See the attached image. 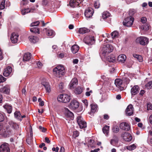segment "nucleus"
<instances>
[{"label":"nucleus","mask_w":152,"mask_h":152,"mask_svg":"<svg viewBox=\"0 0 152 152\" xmlns=\"http://www.w3.org/2000/svg\"><path fill=\"white\" fill-rule=\"evenodd\" d=\"M53 72L54 75L58 77L64 76L66 72L65 68L62 65L57 66L53 69Z\"/></svg>","instance_id":"f257e3e1"},{"label":"nucleus","mask_w":152,"mask_h":152,"mask_svg":"<svg viewBox=\"0 0 152 152\" xmlns=\"http://www.w3.org/2000/svg\"><path fill=\"white\" fill-rule=\"evenodd\" d=\"M113 50V47L112 45L109 44H107L102 49V53L104 56H106L109 53L112 52Z\"/></svg>","instance_id":"f03ea898"},{"label":"nucleus","mask_w":152,"mask_h":152,"mask_svg":"<svg viewBox=\"0 0 152 152\" xmlns=\"http://www.w3.org/2000/svg\"><path fill=\"white\" fill-rule=\"evenodd\" d=\"M13 131L11 128L9 126H7L3 130L2 136L4 137H8L13 134Z\"/></svg>","instance_id":"7ed1b4c3"},{"label":"nucleus","mask_w":152,"mask_h":152,"mask_svg":"<svg viewBox=\"0 0 152 152\" xmlns=\"http://www.w3.org/2000/svg\"><path fill=\"white\" fill-rule=\"evenodd\" d=\"M70 99V96L66 94H61L57 98L59 102H62L65 103L69 102Z\"/></svg>","instance_id":"20e7f679"},{"label":"nucleus","mask_w":152,"mask_h":152,"mask_svg":"<svg viewBox=\"0 0 152 152\" xmlns=\"http://www.w3.org/2000/svg\"><path fill=\"white\" fill-rule=\"evenodd\" d=\"M135 42L137 43H139L142 45H145L148 43L149 39L145 37L141 36L137 38Z\"/></svg>","instance_id":"39448f33"},{"label":"nucleus","mask_w":152,"mask_h":152,"mask_svg":"<svg viewBox=\"0 0 152 152\" xmlns=\"http://www.w3.org/2000/svg\"><path fill=\"white\" fill-rule=\"evenodd\" d=\"M84 42L88 45H93L95 42V39L94 36L89 35L86 36L83 40Z\"/></svg>","instance_id":"423d86ee"},{"label":"nucleus","mask_w":152,"mask_h":152,"mask_svg":"<svg viewBox=\"0 0 152 152\" xmlns=\"http://www.w3.org/2000/svg\"><path fill=\"white\" fill-rule=\"evenodd\" d=\"M134 20V18L132 17H128L123 21V25L128 27H131L132 25Z\"/></svg>","instance_id":"0eeeda50"},{"label":"nucleus","mask_w":152,"mask_h":152,"mask_svg":"<svg viewBox=\"0 0 152 152\" xmlns=\"http://www.w3.org/2000/svg\"><path fill=\"white\" fill-rule=\"evenodd\" d=\"M77 123L80 129L86 128V123L84 121L83 118L81 116H78L77 118Z\"/></svg>","instance_id":"6e6552de"},{"label":"nucleus","mask_w":152,"mask_h":152,"mask_svg":"<svg viewBox=\"0 0 152 152\" xmlns=\"http://www.w3.org/2000/svg\"><path fill=\"white\" fill-rule=\"evenodd\" d=\"M10 149L8 143L5 142L0 146V152H10Z\"/></svg>","instance_id":"1a4fd4ad"},{"label":"nucleus","mask_w":152,"mask_h":152,"mask_svg":"<svg viewBox=\"0 0 152 152\" xmlns=\"http://www.w3.org/2000/svg\"><path fill=\"white\" fill-rule=\"evenodd\" d=\"M94 13V10L91 7L86 9L85 12V16L86 18H91Z\"/></svg>","instance_id":"9d476101"},{"label":"nucleus","mask_w":152,"mask_h":152,"mask_svg":"<svg viewBox=\"0 0 152 152\" xmlns=\"http://www.w3.org/2000/svg\"><path fill=\"white\" fill-rule=\"evenodd\" d=\"M83 0H71L69 2L70 6L72 8L79 7L80 3L83 2Z\"/></svg>","instance_id":"9b49d317"},{"label":"nucleus","mask_w":152,"mask_h":152,"mask_svg":"<svg viewBox=\"0 0 152 152\" xmlns=\"http://www.w3.org/2000/svg\"><path fill=\"white\" fill-rule=\"evenodd\" d=\"M79 106V103L77 100H72L69 105V107L73 110L77 109Z\"/></svg>","instance_id":"f8f14e48"},{"label":"nucleus","mask_w":152,"mask_h":152,"mask_svg":"<svg viewBox=\"0 0 152 152\" xmlns=\"http://www.w3.org/2000/svg\"><path fill=\"white\" fill-rule=\"evenodd\" d=\"M120 127L121 129L126 131H129L130 129V126L128 123L126 122H122L120 124Z\"/></svg>","instance_id":"ddd939ff"},{"label":"nucleus","mask_w":152,"mask_h":152,"mask_svg":"<svg viewBox=\"0 0 152 152\" xmlns=\"http://www.w3.org/2000/svg\"><path fill=\"white\" fill-rule=\"evenodd\" d=\"M122 83V80L120 79H116L115 81V85L121 91H123L124 89V88L121 86Z\"/></svg>","instance_id":"4468645a"},{"label":"nucleus","mask_w":152,"mask_h":152,"mask_svg":"<svg viewBox=\"0 0 152 152\" xmlns=\"http://www.w3.org/2000/svg\"><path fill=\"white\" fill-rule=\"evenodd\" d=\"M18 36L17 33L13 32L11 34L10 39L12 43L15 44L18 42Z\"/></svg>","instance_id":"2eb2a0df"},{"label":"nucleus","mask_w":152,"mask_h":152,"mask_svg":"<svg viewBox=\"0 0 152 152\" xmlns=\"http://www.w3.org/2000/svg\"><path fill=\"white\" fill-rule=\"evenodd\" d=\"M122 137L124 140L126 141L129 142L132 139L131 134L128 132H125L122 135Z\"/></svg>","instance_id":"dca6fc26"},{"label":"nucleus","mask_w":152,"mask_h":152,"mask_svg":"<svg viewBox=\"0 0 152 152\" xmlns=\"http://www.w3.org/2000/svg\"><path fill=\"white\" fill-rule=\"evenodd\" d=\"M133 107L132 104L129 105L127 107L125 112L127 115L131 116L133 114Z\"/></svg>","instance_id":"f3484780"},{"label":"nucleus","mask_w":152,"mask_h":152,"mask_svg":"<svg viewBox=\"0 0 152 152\" xmlns=\"http://www.w3.org/2000/svg\"><path fill=\"white\" fill-rule=\"evenodd\" d=\"M78 80L76 78H74L72 79L70 82L69 86L71 89L74 88L77 85Z\"/></svg>","instance_id":"a211bd4d"},{"label":"nucleus","mask_w":152,"mask_h":152,"mask_svg":"<svg viewBox=\"0 0 152 152\" xmlns=\"http://www.w3.org/2000/svg\"><path fill=\"white\" fill-rule=\"evenodd\" d=\"M140 90V88L138 86H135L131 89V93L132 96H134L138 94Z\"/></svg>","instance_id":"6ab92c4d"},{"label":"nucleus","mask_w":152,"mask_h":152,"mask_svg":"<svg viewBox=\"0 0 152 152\" xmlns=\"http://www.w3.org/2000/svg\"><path fill=\"white\" fill-rule=\"evenodd\" d=\"M12 71V68L10 66H8L5 69L3 73V75L5 77L9 76Z\"/></svg>","instance_id":"aec40b11"},{"label":"nucleus","mask_w":152,"mask_h":152,"mask_svg":"<svg viewBox=\"0 0 152 152\" xmlns=\"http://www.w3.org/2000/svg\"><path fill=\"white\" fill-rule=\"evenodd\" d=\"M31 56L30 53H25L23 57V61L25 62L29 61L31 58Z\"/></svg>","instance_id":"412c9836"},{"label":"nucleus","mask_w":152,"mask_h":152,"mask_svg":"<svg viewBox=\"0 0 152 152\" xmlns=\"http://www.w3.org/2000/svg\"><path fill=\"white\" fill-rule=\"evenodd\" d=\"M126 57L124 54L119 55L117 58V60L119 62L124 63L126 60Z\"/></svg>","instance_id":"4be33fe9"},{"label":"nucleus","mask_w":152,"mask_h":152,"mask_svg":"<svg viewBox=\"0 0 152 152\" xmlns=\"http://www.w3.org/2000/svg\"><path fill=\"white\" fill-rule=\"evenodd\" d=\"M45 88L47 92L49 93L50 91V87L49 84L47 82H42V83Z\"/></svg>","instance_id":"5701e85b"},{"label":"nucleus","mask_w":152,"mask_h":152,"mask_svg":"<svg viewBox=\"0 0 152 152\" xmlns=\"http://www.w3.org/2000/svg\"><path fill=\"white\" fill-rule=\"evenodd\" d=\"M65 114L66 116L68 117L73 118L74 115L70 111H69L67 108H65Z\"/></svg>","instance_id":"b1692460"},{"label":"nucleus","mask_w":152,"mask_h":152,"mask_svg":"<svg viewBox=\"0 0 152 152\" xmlns=\"http://www.w3.org/2000/svg\"><path fill=\"white\" fill-rule=\"evenodd\" d=\"M79 49V47L75 45H73L71 48V50L73 53H77Z\"/></svg>","instance_id":"393cba45"},{"label":"nucleus","mask_w":152,"mask_h":152,"mask_svg":"<svg viewBox=\"0 0 152 152\" xmlns=\"http://www.w3.org/2000/svg\"><path fill=\"white\" fill-rule=\"evenodd\" d=\"M107 61L110 62H114L116 61V58L114 55H111L107 58Z\"/></svg>","instance_id":"a878e982"},{"label":"nucleus","mask_w":152,"mask_h":152,"mask_svg":"<svg viewBox=\"0 0 152 152\" xmlns=\"http://www.w3.org/2000/svg\"><path fill=\"white\" fill-rule=\"evenodd\" d=\"M0 92L5 94H7L9 93L10 89L8 87L5 86L0 89Z\"/></svg>","instance_id":"bb28decb"},{"label":"nucleus","mask_w":152,"mask_h":152,"mask_svg":"<svg viewBox=\"0 0 152 152\" xmlns=\"http://www.w3.org/2000/svg\"><path fill=\"white\" fill-rule=\"evenodd\" d=\"M90 30L89 29L85 27L80 28L78 31L79 33L82 34L88 32Z\"/></svg>","instance_id":"cd10ccee"},{"label":"nucleus","mask_w":152,"mask_h":152,"mask_svg":"<svg viewBox=\"0 0 152 152\" xmlns=\"http://www.w3.org/2000/svg\"><path fill=\"white\" fill-rule=\"evenodd\" d=\"M91 112L94 113L97 111L98 106L96 104H91Z\"/></svg>","instance_id":"c85d7f7f"},{"label":"nucleus","mask_w":152,"mask_h":152,"mask_svg":"<svg viewBox=\"0 0 152 152\" xmlns=\"http://www.w3.org/2000/svg\"><path fill=\"white\" fill-rule=\"evenodd\" d=\"M3 107L7 110L8 113L10 114L11 113L12 107L11 106L7 104H6L3 106Z\"/></svg>","instance_id":"c756f323"},{"label":"nucleus","mask_w":152,"mask_h":152,"mask_svg":"<svg viewBox=\"0 0 152 152\" xmlns=\"http://www.w3.org/2000/svg\"><path fill=\"white\" fill-rule=\"evenodd\" d=\"M29 41L31 42L35 43L37 41V38L36 36H30L28 37Z\"/></svg>","instance_id":"7c9ffc66"},{"label":"nucleus","mask_w":152,"mask_h":152,"mask_svg":"<svg viewBox=\"0 0 152 152\" xmlns=\"http://www.w3.org/2000/svg\"><path fill=\"white\" fill-rule=\"evenodd\" d=\"M40 28L37 27H33L31 28L30 29V31L33 33H37L39 34L40 33Z\"/></svg>","instance_id":"2f4dec72"},{"label":"nucleus","mask_w":152,"mask_h":152,"mask_svg":"<svg viewBox=\"0 0 152 152\" xmlns=\"http://www.w3.org/2000/svg\"><path fill=\"white\" fill-rule=\"evenodd\" d=\"M109 126L106 125L103 128L102 131L103 132L107 135L109 133Z\"/></svg>","instance_id":"473e14b6"},{"label":"nucleus","mask_w":152,"mask_h":152,"mask_svg":"<svg viewBox=\"0 0 152 152\" xmlns=\"http://www.w3.org/2000/svg\"><path fill=\"white\" fill-rule=\"evenodd\" d=\"M118 140L117 137L116 136H114L113 137V139H112L110 141L111 144L112 145H114L113 142L115 143H117L118 142Z\"/></svg>","instance_id":"72a5a7b5"},{"label":"nucleus","mask_w":152,"mask_h":152,"mask_svg":"<svg viewBox=\"0 0 152 152\" xmlns=\"http://www.w3.org/2000/svg\"><path fill=\"white\" fill-rule=\"evenodd\" d=\"M31 12V10H30V8H25L23 10H22L21 11V13L22 15H24L28 13Z\"/></svg>","instance_id":"f704fd0d"},{"label":"nucleus","mask_w":152,"mask_h":152,"mask_svg":"<svg viewBox=\"0 0 152 152\" xmlns=\"http://www.w3.org/2000/svg\"><path fill=\"white\" fill-rule=\"evenodd\" d=\"M112 37L113 39L115 37H118L119 36V33L117 31H114L111 34Z\"/></svg>","instance_id":"c9c22d12"},{"label":"nucleus","mask_w":152,"mask_h":152,"mask_svg":"<svg viewBox=\"0 0 152 152\" xmlns=\"http://www.w3.org/2000/svg\"><path fill=\"white\" fill-rule=\"evenodd\" d=\"M83 90L80 87H78L75 88V92L77 94H80L82 93Z\"/></svg>","instance_id":"e433bc0d"},{"label":"nucleus","mask_w":152,"mask_h":152,"mask_svg":"<svg viewBox=\"0 0 152 152\" xmlns=\"http://www.w3.org/2000/svg\"><path fill=\"white\" fill-rule=\"evenodd\" d=\"M47 34L49 36H53L55 35V32L52 30H48L47 32Z\"/></svg>","instance_id":"4c0bfd02"},{"label":"nucleus","mask_w":152,"mask_h":152,"mask_svg":"<svg viewBox=\"0 0 152 152\" xmlns=\"http://www.w3.org/2000/svg\"><path fill=\"white\" fill-rule=\"evenodd\" d=\"M136 148V146L134 144L131 145H130L127 147L126 148L127 149L132 151L135 149Z\"/></svg>","instance_id":"58836bf2"},{"label":"nucleus","mask_w":152,"mask_h":152,"mask_svg":"<svg viewBox=\"0 0 152 152\" xmlns=\"http://www.w3.org/2000/svg\"><path fill=\"white\" fill-rule=\"evenodd\" d=\"M110 14L107 12H104L103 13L102 17L104 19H106L107 18L110 16Z\"/></svg>","instance_id":"ea45409f"},{"label":"nucleus","mask_w":152,"mask_h":152,"mask_svg":"<svg viewBox=\"0 0 152 152\" xmlns=\"http://www.w3.org/2000/svg\"><path fill=\"white\" fill-rule=\"evenodd\" d=\"M28 0H22L20 4V6L23 7L26 5L28 3Z\"/></svg>","instance_id":"a19ab883"},{"label":"nucleus","mask_w":152,"mask_h":152,"mask_svg":"<svg viewBox=\"0 0 152 152\" xmlns=\"http://www.w3.org/2000/svg\"><path fill=\"white\" fill-rule=\"evenodd\" d=\"M5 0H3L2 1L0 2V10H2L5 8Z\"/></svg>","instance_id":"79ce46f5"},{"label":"nucleus","mask_w":152,"mask_h":152,"mask_svg":"<svg viewBox=\"0 0 152 152\" xmlns=\"http://www.w3.org/2000/svg\"><path fill=\"white\" fill-rule=\"evenodd\" d=\"M136 12V10L134 9H130L129 11V17H132Z\"/></svg>","instance_id":"37998d69"},{"label":"nucleus","mask_w":152,"mask_h":152,"mask_svg":"<svg viewBox=\"0 0 152 152\" xmlns=\"http://www.w3.org/2000/svg\"><path fill=\"white\" fill-rule=\"evenodd\" d=\"M112 130L113 132L117 133L119 131V128L117 126H115L113 127Z\"/></svg>","instance_id":"c03bdc74"},{"label":"nucleus","mask_w":152,"mask_h":152,"mask_svg":"<svg viewBox=\"0 0 152 152\" xmlns=\"http://www.w3.org/2000/svg\"><path fill=\"white\" fill-rule=\"evenodd\" d=\"M14 115L16 118L19 120L21 115L20 113V112H15L14 113Z\"/></svg>","instance_id":"a18cd8bd"},{"label":"nucleus","mask_w":152,"mask_h":152,"mask_svg":"<svg viewBox=\"0 0 152 152\" xmlns=\"http://www.w3.org/2000/svg\"><path fill=\"white\" fill-rule=\"evenodd\" d=\"M145 87L148 89L151 88H152V81H150L146 84Z\"/></svg>","instance_id":"49530a36"},{"label":"nucleus","mask_w":152,"mask_h":152,"mask_svg":"<svg viewBox=\"0 0 152 152\" xmlns=\"http://www.w3.org/2000/svg\"><path fill=\"white\" fill-rule=\"evenodd\" d=\"M123 80L124 82H125L126 84H128L129 83L130 81V80L128 77H123Z\"/></svg>","instance_id":"de8ad7c7"},{"label":"nucleus","mask_w":152,"mask_h":152,"mask_svg":"<svg viewBox=\"0 0 152 152\" xmlns=\"http://www.w3.org/2000/svg\"><path fill=\"white\" fill-rule=\"evenodd\" d=\"M79 132L77 130L73 132V136L75 138L78 137L79 135Z\"/></svg>","instance_id":"09e8293b"},{"label":"nucleus","mask_w":152,"mask_h":152,"mask_svg":"<svg viewBox=\"0 0 152 152\" xmlns=\"http://www.w3.org/2000/svg\"><path fill=\"white\" fill-rule=\"evenodd\" d=\"M33 137L30 136V137H28L26 139V142L28 144H31Z\"/></svg>","instance_id":"8fccbe9b"},{"label":"nucleus","mask_w":152,"mask_h":152,"mask_svg":"<svg viewBox=\"0 0 152 152\" xmlns=\"http://www.w3.org/2000/svg\"><path fill=\"white\" fill-rule=\"evenodd\" d=\"M39 23L40 22L38 21L34 22L31 24V26L32 27L34 26H37L39 24Z\"/></svg>","instance_id":"3c124183"},{"label":"nucleus","mask_w":152,"mask_h":152,"mask_svg":"<svg viewBox=\"0 0 152 152\" xmlns=\"http://www.w3.org/2000/svg\"><path fill=\"white\" fill-rule=\"evenodd\" d=\"M12 127L15 129H17L19 128V126L15 123H13Z\"/></svg>","instance_id":"603ef678"},{"label":"nucleus","mask_w":152,"mask_h":152,"mask_svg":"<svg viewBox=\"0 0 152 152\" xmlns=\"http://www.w3.org/2000/svg\"><path fill=\"white\" fill-rule=\"evenodd\" d=\"M6 79L3 77L2 75H0V83L5 81Z\"/></svg>","instance_id":"864d4df0"},{"label":"nucleus","mask_w":152,"mask_h":152,"mask_svg":"<svg viewBox=\"0 0 152 152\" xmlns=\"http://www.w3.org/2000/svg\"><path fill=\"white\" fill-rule=\"evenodd\" d=\"M147 21V18L145 17H142L141 18V22L143 23H145Z\"/></svg>","instance_id":"5fc2aeb1"},{"label":"nucleus","mask_w":152,"mask_h":152,"mask_svg":"<svg viewBox=\"0 0 152 152\" xmlns=\"http://www.w3.org/2000/svg\"><path fill=\"white\" fill-rule=\"evenodd\" d=\"M100 6V4L99 2H95L94 3V6L95 8H98Z\"/></svg>","instance_id":"6e6d98bb"},{"label":"nucleus","mask_w":152,"mask_h":152,"mask_svg":"<svg viewBox=\"0 0 152 152\" xmlns=\"http://www.w3.org/2000/svg\"><path fill=\"white\" fill-rule=\"evenodd\" d=\"M4 119L3 115L0 113V122L3 121Z\"/></svg>","instance_id":"4d7b16f0"},{"label":"nucleus","mask_w":152,"mask_h":152,"mask_svg":"<svg viewBox=\"0 0 152 152\" xmlns=\"http://www.w3.org/2000/svg\"><path fill=\"white\" fill-rule=\"evenodd\" d=\"M147 109L148 110H152V105L151 103H149L147 104Z\"/></svg>","instance_id":"13d9d810"},{"label":"nucleus","mask_w":152,"mask_h":152,"mask_svg":"<svg viewBox=\"0 0 152 152\" xmlns=\"http://www.w3.org/2000/svg\"><path fill=\"white\" fill-rule=\"evenodd\" d=\"M39 129L40 130V131L43 132H45L46 129L44 127H42L41 126H40L39 127Z\"/></svg>","instance_id":"bf43d9fd"},{"label":"nucleus","mask_w":152,"mask_h":152,"mask_svg":"<svg viewBox=\"0 0 152 152\" xmlns=\"http://www.w3.org/2000/svg\"><path fill=\"white\" fill-rule=\"evenodd\" d=\"M83 102L84 104V105H85L86 107H87L88 105V103L87 100L86 99H85L83 100Z\"/></svg>","instance_id":"052dcab7"},{"label":"nucleus","mask_w":152,"mask_h":152,"mask_svg":"<svg viewBox=\"0 0 152 152\" xmlns=\"http://www.w3.org/2000/svg\"><path fill=\"white\" fill-rule=\"evenodd\" d=\"M63 83L62 82H61L59 84V88L61 89H62L63 86Z\"/></svg>","instance_id":"680f3d73"},{"label":"nucleus","mask_w":152,"mask_h":152,"mask_svg":"<svg viewBox=\"0 0 152 152\" xmlns=\"http://www.w3.org/2000/svg\"><path fill=\"white\" fill-rule=\"evenodd\" d=\"M137 60L140 62H141L142 61V57L140 55H139L138 57L137 58Z\"/></svg>","instance_id":"e2e57ef3"},{"label":"nucleus","mask_w":152,"mask_h":152,"mask_svg":"<svg viewBox=\"0 0 152 152\" xmlns=\"http://www.w3.org/2000/svg\"><path fill=\"white\" fill-rule=\"evenodd\" d=\"M2 56V52L1 49H0V60H1L3 58Z\"/></svg>","instance_id":"0e129e2a"},{"label":"nucleus","mask_w":152,"mask_h":152,"mask_svg":"<svg viewBox=\"0 0 152 152\" xmlns=\"http://www.w3.org/2000/svg\"><path fill=\"white\" fill-rule=\"evenodd\" d=\"M149 121L150 124L152 125V114L150 116L149 118Z\"/></svg>","instance_id":"69168bd1"},{"label":"nucleus","mask_w":152,"mask_h":152,"mask_svg":"<svg viewBox=\"0 0 152 152\" xmlns=\"http://www.w3.org/2000/svg\"><path fill=\"white\" fill-rule=\"evenodd\" d=\"M45 142L48 143H50V142L49 139L47 137H46L45 138Z\"/></svg>","instance_id":"338daca9"},{"label":"nucleus","mask_w":152,"mask_h":152,"mask_svg":"<svg viewBox=\"0 0 152 152\" xmlns=\"http://www.w3.org/2000/svg\"><path fill=\"white\" fill-rule=\"evenodd\" d=\"M109 118V117L107 114H105L104 115V118L107 120H108Z\"/></svg>","instance_id":"774afa93"}]
</instances>
